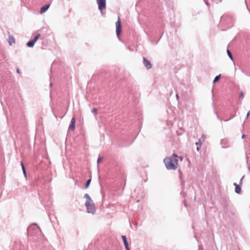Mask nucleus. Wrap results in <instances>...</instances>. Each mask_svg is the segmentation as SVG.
Masks as SVG:
<instances>
[{"mask_svg":"<svg viewBox=\"0 0 250 250\" xmlns=\"http://www.w3.org/2000/svg\"><path fill=\"white\" fill-rule=\"evenodd\" d=\"M243 97H244L243 93V92H241V93H240V95L239 96V98L240 99H243Z\"/></svg>","mask_w":250,"mask_h":250,"instance_id":"aec40b11","label":"nucleus"},{"mask_svg":"<svg viewBox=\"0 0 250 250\" xmlns=\"http://www.w3.org/2000/svg\"><path fill=\"white\" fill-rule=\"evenodd\" d=\"M17 72L18 73H20V70H19V68H18V69H17Z\"/></svg>","mask_w":250,"mask_h":250,"instance_id":"c756f323","label":"nucleus"},{"mask_svg":"<svg viewBox=\"0 0 250 250\" xmlns=\"http://www.w3.org/2000/svg\"><path fill=\"white\" fill-rule=\"evenodd\" d=\"M176 98H177V99H178V98H179V96L177 94L176 95Z\"/></svg>","mask_w":250,"mask_h":250,"instance_id":"f704fd0d","label":"nucleus"},{"mask_svg":"<svg viewBox=\"0 0 250 250\" xmlns=\"http://www.w3.org/2000/svg\"><path fill=\"white\" fill-rule=\"evenodd\" d=\"M227 53H228V56H229V58L231 59V60H232V55L231 54V52L229 50H227Z\"/></svg>","mask_w":250,"mask_h":250,"instance_id":"4468645a","label":"nucleus"},{"mask_svg":"<svg viewBox=\"0 0 250 250\" xmlns=\"http://www.w3.org/2000/svg\"><path fill=\"white\" fill-rule=\"evenodd\" d=\"M97 112H98V110L97 109V108H93L92 110V112L94 114H96L97 113Z\"/></svg>","mask_w":250,"mask_h":250,"instance_id":"f3484780","label":"nucleus"},{"mask_svg":"<svg viewBox=\"0 0 250 250\" xmlns=\"http://www.w3.org/2000/svg\"><path fill=\"white\" fill-rule=\"evenodd\" d=\"M245 137V135H243L242 136V138L243 139Z\"/></svg>","mask_w":250,"mask_h":250,"instance_id":"72a5a7b5","label":"nucleus"},{"mask_svg":"<svg viewBox=\"0 0 250 250\" xmlns=\"http://www.w3.org/2000/svg\"><path fill=\"white\" fill-rule=\"evenodd\" d=\"M219 79H214V81L213 82V83H216L218 81Z\"/></svg>","mask_w":250,"mask_h":250,"instance_id":"b1692460","label":"nucleus"},{"mask_svg":"<svg viewBox=\"0 0 250 250\" xmlns=\"http://www.w3.org/2000/svg\"><path fill=\"white\" fill-rule=\"evenodd\" d=\"M143 63L147 69H150L152 66L150 62L145 58H143Z\"/></svg>","mask_w":250,"mask_h":250,"instance_id":"423d86ee","label":"nucleus"},{"mask_svg":"<svg viewBox=\"0 0 250 250\" xmlns=\"http://www.w3.org/2000/svg\"><path fill=\"white\" fill-rule=\"evenodd\" d=\"M122 238L123 240L125 248L128 247L129 246L126 237L124 235H122Z\"/></svg>","mask_w":250,"mask_h":250,"instance_id":"9b49d317","label":"nucleus"},{"mask_svg":"<svg viewBox=\"0 0 250 250\" xmlns=\"http://www.w3.org/2000/svg\"><path fill=\"white\" fill-rule=\"evenodd\" d=\"M199 147H200L199 146H197V150L198 151H199Z\"/></svg>","mask_w":250,"mask_h":250,"instance_id":"7c9ffc66","label":"nucleus"},{"mask_svg":"<svg viewBox=\"0 0 250 250\" xmlns=\"http://www.w3.org/2000/svg\"><path fill=\"white\" fill-rule=\"evenodd\" d=\"M205 2V3L207 5H208V2L206 0H204Z\"/></svg>","mask_w":250,"mask_h":250,"instance_id":"a878e982","label":"nucleus"},{"mask_svg":"<svg viewBox=\"0 0 250 250\" xmlns=\"http://www.w3.org/2000/svg\"><path fill=\"white\" fill-rule=\"evenodd\" d=\"M250 111H249L247 114V118L248 119L249 117V116H250Z\"/></svg>","mask_w":250,"mask_h":250,"instance_id":"5701e85b","label":"nucleus"},{"mask_svg":"<svg viewBox=\"0 0 250 250\" xmlns=\"http://www.w3.org/2000/svg\"><path fill=\"white\" fill-rule=\"evenodd\" d=\"M2 62H0V68H1L3 69L4 68H5V65H2L1 63Z\"/></svg>","mask_w":250,"mask_h":250,"instance_id":"6ab92c4d","label":"nucleus"},{"mask_svg":"<svg viewBox=\"0 0 250 250\" xmlns=\"http://www.w3.org/2000/svg\"><path fill=\"white\" fill-rule=\"evenodd\" d=\"M116 35L118 37H119L121 32V21L120 18L118 17V21L116 22Z\"/></svg>","mask_w":250,"mask_h":250,"instance_id":"20e7f679","label":"nucleus"},{"mask_svg":"<svg viewBox=\"0 0 250 250\" xmlns=\"http://www.w3.org/2000/svg\"><path fill=\"white\" fill-rule=\"evenodd\" d=\"M22 171H23V173L24 174V175L25 177H26V171H25V167H24V166H22Z\"/></svg>","mask_w":250,"mask_h":250,"instance_id":"dca6fc26","label":"nucleus"},{"mask_svg":"<svg viewBox=\"0 0 250 250\" xmlns=\"http://www.w3.org/2000/svg\"><path fill=\"white\" fill-rule=\"evenodd\" d=\"M76 120L75 118H73L71 121V124L69 125V129L72 130H74L75 127Z\"/></svg>","mask_w":250,"mask_h":250,"instance_id":"0eeeda50","label":"nucleus"},{"mask_svg":"<svg viewBox=\"0 0 250 250\" xmlns=\"http://www.w3.org/2000/svg\"><path fill=\"white\" fill-rule=\"evenodd\" d=\"M98 9L102 13L103 10L106 7V0H96Z\"/></svg>","mask_w":250,"mask_h":250,"instance_id":"7ed1b4c3","label":"nucleus"},{"mask_svg":"<svg viewBox=\"0 0 250 250\" xmlns=\"http://www.w3.org/2000/svg\"><path fill=\"white\" fill-rule=\"evenodd\" d=\"M90 182H91V179H88L86 183L85 184V188H87L89 187Z\"/></svg>","mask_w":250,"mask_h":250,"instance_id":"2eb2a0df","label":"nucleus"},{"mask_svg":"<svg viewBox=\"0 0 250 250\" xmlns=\"http://www.w3.org/2000/svg\"><path fill=\"white\" fill-rule=\"evenodd\" d=\"M103 160V157H99L97 160V164L98 165H99V163L101 162L102 161V160Z\"/></svg>","mask_w":250,"mask_h":250,"instance_id":"a211bd4d","label":"nucleus"},{"mask_svg":"<svg viewBox=\"0 0 250 250\" xmlns=\"http://www.w3.org/2000/svg\"><path fill=\"white\" fill-rule=\"evenodd\" d=\"M244 176H243V177H242V178L241 179V180H240V184H242V181H243V178H244Z\"/></svg>","mask_w":250,"mask_h":250,"instance_id":"393cba45","label":"nucleus"},{"mask_svg":"<svg viewBox=\"0 0 250 250\" xmlns=\"http://www.w3.org/2000/svg\"><path fill=\"white\" fill-rule=\"evenodd\" d=\"M196 145L197 146H201V142L200 141H199L198 142H197L196 143Z\"/></svg>","mask_w":250,"mask_h":250,"instance_id":"412c9836","label":"nucleus"},{"mask_svg":"<svg viewBox=\"0 0 250 250\" xmlns=\"http://www.w3.org/2000/svg\"><path fill=\"white\" fill-rule=\"evenodd\" d=\"M179 158H180V161H182V160H183V157H182V156H180Z\"/></svg>","mask_w":250,"mask_h":250,"instance_id":"c85d7f7f","label":"nucleus"},{"mask_svg":"<svg viewBox=\"0 0 250 250\" xmlns=\"http://www.w3.org/2000/svg\"><path fill=\"white\" fill-rule=\"evenodd\" d=\"M84 198L85 199V206L86 208L87 212L94 214L96 209L91 198L87 193L84 194Z\"/></svg>","mask_w":250,"mask_h":250,"instance_id":"f03ea898","label":"nucleus"},{"mask_svg":"<svg viewBox=\"0 0 250 250\" xmlns=\"http://www.w3.org/2000/svg\"><path fill=\"white\" fill-rule=\"evenodd\" d=\"M22 166H24V165H23V163L21 162V166L22 167Z\"/></svg>","mask_w":250,"mask_h":250,"instance_id":"473e14b6","label":"nucleus"},{"mask_svg":"<svg viewBox=\"0 0 250 250\" xmlns=\"http://www.w3.org/2000/svg\"><path fill=\"white\" fill-rule=\"evenodd\" d=\"M220 144L222 148H228L230 146V143L227 139L221 140Z\"/></svg>","mask_w":250,"mask_h":250,"instance_id":"39448f33","label":"nucleus"},{"mask_svg":"<svg viewBox=\"0 0 250 250\" xmlns=\"http://www.w3.org/2000/svg\"><path fill=\"white\" fill-rule=\"evenodd\" d=\"M221 76V74L218 75L216 76L214 78H220Z\"/></svg>","mask_w":250,"mask_h":250,"instance_id":"4be33fe9","label":"nucleus"},{"mask_svg":"<svg viewBox=\"0 0 250 250\" xmlns=\"http://www.w3.org/2000/svg\"><path fill=\"white\" fill-rule=\"evenodd\" d=\"M221 0H216V3H218V2H221Z\"/></svg>","mask_w":250,"mask_h":250,"instance_id":"cd10ccee","label":"nucleus"},{"mask_svg":"<svg viewBox=\"0 0 250 250\" xmlns=\"http://www.w3.org/2000/svg\"><path fill=\"white\" fill-rule=\"evenodd\" d=\"M178 156L173 154L169 157H167L164 160V162L167 169L174 170L177 167Z\"/></svg>","mask_w":250,"mask_h":250,"instance_id":"f257e3e1","label":"nucleus"},{"mask_svg":"<svg viewBox=\"0 0 250 250\" xmlns=\"http://www.w3.org/2000/svg\"><path fill=\"white\" fill-rule=\"evenodd\" d=\"M41 35L40 34H37L33 38L32 40L35 42H37V41L39 39V38L40 37Z\"/></svg>","mask_w":250,"mask_h":250,"instance_id":"ddd939ff","label":"nucleus"},{"mask_svg":"<svg viewBox=\"0 0 250 250\" xmlns=\"http://www.w3.org/2000/svg\"><path fill=\"white\" fill-rule=\"evenodd\" d=\"M125 249H126V250H130V249H129V247H127V248H125Z\"/></svg>","mask_w":250,"mask_h":250,"instance_id":"2f4dec72","label":"nucleus"},{"mask_svg":"<svg viewBox=\"0 0 250 250\" xmlns=\"http://www.w3.org/2000/svg\"><path fill=\"white\" fill-rule=\"evenodd\" d=\"M50 86H51V87L52 86V83H50Z\"/></svg>","mask_w":250,"mask_h":250,"instance_id":"c9c22d12","label":"nucleus"},{"mask_svg":"<svg viewBox=\"0 0 250 250\" xmlns=\"http://www.w3.org/2000/svg\"><path fill=\"white\" fill-rule=\"evenodd\" d=\"M225 18V16H222V17H221V21H223L224 20Z\"/></svg>","mask_w":250,"mask_h":250,"instance_id":"bb28decb","label":"nucleus"},{"mask_svg":"<svg viewBox=\"0 0 250 250\" xmlns=\"http://www.w3.org/2000/svg\"><path fill=\"white\" fill-rule=\"evenodd\" d=\"M233 185L235 187V192L238 193V194H240L241 193V187L239 185H238L236 183H234Z\"/></svg>","mask_w":250,"mask_h":250,"instance_id":"9d476101","label":"nucleus"},{"mask_svg":"<svg viewBox=\"0 0 250 250\" xmlns=\"http://www.w3.org/2000/svg\"><path fill=\"white\" fill-rule=\"evenodd\" d=\"M7 42L10 45H12L15 42V40L12 36L9 35L7 39Z\"/></svg>","mask_w":250,"mask_h":250,"instance_id":"6e6552de","label":"nucleus"},{"mask_svg":"<svg viewBox=\"0 0 250 250\" xmlns=\"http://www.w3.org/2000/svg\"><path fill=\"white\" fill-rule=\"evenodd\" d=\"M35 42L32 40L31 41H30L29 42H28L26 45L27 46L29 47H33L35 44Z\"/></svg>","mask_w":250,"mask_h":250,"instance_id":"f8f14e48","label":"nucleus"},{"mask_svg":"<svg viewBox=\"0 0 250 250\" xmlns=\"http://www.w3.org/2000/svg\"><path fill=\"white\" fill-rule=\"evenodd\" d=\"M50 6V4H45L43 5L41 9L40 13L41 14H42L45 12Z\"/></svg>","mask_w":250,"mask_h":250,"instance_id":"1a4fd4ad","label":"nucleus"}]
</instances>
